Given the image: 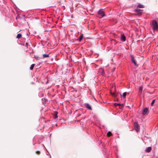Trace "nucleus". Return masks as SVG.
<instances>
[{
  "instance_id": "obj_18",
  "label": "nucleus",
  "mask_w": 158,
  "mask_h": 158,
  "mask_svg": "<svg viewBox=\"0 0 158 158\" xmlns=\"http://www.w3.org/2000/svg\"><path fill=\"white\" fill-rule=\"evenodd\" d=\"M58 114V112H55V114L54 115V118L55 119H56L57 117V114Z\"/></svg>"
},
{
  "instance_id": "obj_13",
  "label": "nucleus",
  "mask_w": 158,
  "mask_h": 158,
  "mask_svg": "<svg viewBox=\"0 0 158 158\" xmlns=\"http://www.w3.org/2000/svg\"><path fill=\"white\" fill-rule=\"evenodd\" d=\"M152 148L151 147H149L146 148V151L147 152H150L152 150Z\"/></svg>"
},
{
  "instance_id": "obj_23",
  "label": "nucleus",
  "mask_w": 158,
  "mask_h": 158,
  "mask_svg": "<svg viewBox=\"0 0 158 158\" xmlns=\"http://www.w3.org/2000/svg\"><path fill=\"white\" fill-rule=\"evenodd\" d=\"M155 101V99H154L153 100V101H152V102L151 103V105L152 106H153V104L154 103Z\"/></svg>"
},
{
  "instance_id": "obj_25",
  "label": "nucleus",
  "mask_w": 158,
  "mask_h": 158,
  "mask_svg": "<svg viewBox=\"0 0 158 158\" xmlns=\"http://www.w3.org/2000/svg\"><path fill=\"white\" fill-rule=\"evenodd\" d=\"M115 68H113V69H112V71H113V72H114V71H115Z\"/></svg>"
},
{
  "instance_id": "obj_4",
  "label": "nucleus",
  "mask_w": 158,
  "mask_h": 158,
  "mask_svg": "<svg viewBox=\"0 0 158 158\" xmlns=\"http://www.w3.org/2000/svg\"><path fill=\"white\" fill-rule=\"evenodd\" d=\"M134 126L135 127V130L137 132H138L139 131L140 127L139 126L138 123L137 122H135L134 123Z\"/></svg>"
},
{
  "instance_id": "obj_20",
  "label": "nucleus",
  "mask_w": 158,
  "mask_h": 158,
  "mask_svg": "<svg viewBox=\"0 0 158 158\" xmlns=\"http://www.w3.org/2000/svg\"><path fill=\"white\" fill-rule=\"evenodd\" d=\"M22 45L23 46H24L26 47L27 48H28V44L27 42H26L25 43H23V44H22Z\"/></svg>"
},
{
  "instance_id": "obj_11",
  "label": "nucleus",
  "mask_w": 158,
  "mask_h": 158,
  "mask_svg": "<svg viewBox=\"0 0 158 158\" xmlns=\"http://www.w3.org/2000/svg\"><path fill=\"white\" fill-rule=\"evenodd\" d=\"M114 105L115 106H119V107L121 108H122L123 107V105L119 103H115L114 104Z\"/></svg>"
},
{
  "instance_id": "obj_17",
  "label": "nucleus",
  "mask_w": 158,
  "mask_h": 158,
  "mask_svg": "<svg viewBox=\"0 0 158 158\" xmlns=\"http://www.w3.org/2000/svg\"><path fill=\"white\" fill-rule=\"evenodd\" d=\"M112 134L111 132L110 131L108 132L107 134V136L108 137L112 136Z\"/></svg>"
},
{
  "instance_id": "obj_6",
  "label": "nucleus",
  "mask_w": 158,
  "mask_h": 158,
  "mask_svg": "<svg viewBox=\"0 0 158 158\" xmlns=\"http://www.w3.org/2000/svg\"><path fill=\"white\" fill-rule=\"evenodd\" d=\"M131 62L133 63L134 64L137 66H138V65L136 63V61L135 60V58L134 57L133 55H131Z\"/></svg>"
},
{
  "instance_id": "obj_10",
  "label": "nucleus",
  "mask_w": 158,
  "mask_h": 158,
  "mask_svg": "<svg viewBox=\"0 0 158 158\" xmlns=\"http://www.w3.org/2000/svg\"><path fill=\"white\" fill-rule=\"evenodd\" d=\"M121 40L123 42H124L126 40V37L123 34L121 35Z\"/></svg>"
},
{
  "instance_id": "obj_2",
  "label": "nucleus",
  "mask_w": 158,
  "mask_h": 158,
  "mask_svg": "<svg viewBox=\"0 0 158 158\" xmlns=\"http://www.w3.org/2000/svg\"><path fill=\"white\" fill-rule=\"evenodd\" d=\"M143 10H141L137 8L134 10V11L135 13V14L140 16L141 15L143 14Z\"/></svg>"
},
{
  "instance_id": "obj_22",
  "label": "nucleus",
  "mask_w": 158,
  "mask_h": 158,
  "mask_svg": "<svg viewBox=\"0 0 158 158\" xmlns=\"http://www.w3.org/2000/svg\"><path fill=\"white\" fill-rule=\"evenodd\" d=\"M126 95H127V93L124 92V93H123V95H122V96L123 97V98H126Z\"/></svg>"
},
{
  "instance_id": "obj_12",
  "label": "nucleus",
  "mask_w": 158,
  "mask_h": 158,
  "mask_svg": "<svg viewBox=\"0 0 158 158\" xmlns=\"http://www.w3.org/2000/svg\"><path fill=\"white\" fill-rule=\"evenodd\" d=\"M144 6L143 5H142L140 3H139L137 6V8H144Z\"/></svg>"
},
{
  "instance_id": "obj_3",
  "label": "nucleus",
  "mask_w": 158,
  "mask_h": 158,
  "mask_svg": "<svg viewBox=\"0 0 158 158\" xmlns=\"http://www.w3.org/2000/svg\"><path fill=\"white\" fill-rule=\"evenodd\" d=\"M98 14L101 16V17H100L101 18L106 16L105 12L102 9H101L98 11Z\"/></svg>"
},
{
  "instance_id": "obj_21",
  "label": "nucleus",
  "mask_w": 158,
  "mask_h": 158,
  "mask_svg": "<svg viewBox=\"0 0 158 158\" xmlns=\"http://www.w3.org/2000/svg\"><path fill=\"white\" fill-rule=\"evenodd\" d=\"M42 101H43V103L44 104H45V102H46V101H47L46 99L44 98H42Z\"/></svg>"
},
{
  "instance_id": "obj_5",
  "label": "nucleus",
  "mask_w": 158,
  "mask_h": 158,
  "mask_svg": "<svg viewBox=\"0 0 158 158\" xmlns=\"http://www.w3.org/2000/svg\"><path fill=\"white\" fill-rule=\"evenodd\" d=\"M149 113V111L148 108L145 107L143 109L142 111V114L143 115L146 116L148 115Z\"/></svg>"
},
{
  "instance_id": "obj_15",
  "label": "nucleus",
  "mask_w": 158,
  "mask_h": 158,
  "mask_svg": "<svg viewBox=\"0 0 158 158\" xmlns=\"http://www.w3.org/2000/svg\"><path fill=\"white\" fill-rule=\"evenodd\" d=\"M49 56V54H44L43 55V58H44L46 57H48Z\"/></svg>"
},
{
  "instance_id": "obj_16",
  "label": "nucleus",
  "mask_w": 158,
  "mask_h": 158,
  "mask_svg": "<svg viewBox=\"0 0 158 158\" xmlns=\"http://www.w3.org/2000/svg\"><path fill=\"white\" fill-rule=\"evenodd\" d=\"M22 36V35L21 34L19 33L17 34L16 38L18 39H20Z\"/></svg>"
},
{
  "instance_id": "obj_1",
  "label": "nucleus",
  "mask_w": 158,
  "mask_h": 158,
  "mask_svg": "<svg viewBox=\"0 0 158 158\" xmlns=\"http://www.w3.org/2000/svg\"><path fill=\"white\" fill-rule=\"evenodd\" d=\"M152 26L153 29L154 30H157L158 29V25L157 22L155 20H154L152 21Z\"/></svg>"
},
{
  "instance_id": "obj_7",
  "label": "nucleus",
  "mask_w": 158,
  "mask_h": 158,
  "mask_svg": "<svg viewBox=\"0 0 158 158\" xmlns=\"http://www.w3.org/2000/svg\"><path fill=\"white\" fill-rule=\"evenodd\" d=\"M99 72L101 73V75L102 76H104L105 72L104 69H99Z\"/></svg>"
},
{
  "instance_id": "obj_24",
  "label": "nucleus",
  "mask_w": 158,
  "mask_h": 158,
  "mask_svg": "<svg viewBox=\"0 0 158 158\" xmlns=\"http://www.w3.org/2000/svg\"><path fill=\"white\" fill-rule=\"evenodd\" d=\"M35 152L38 155H39L40 154V152L39 151H36Z\"/></svg>"
},
{
  "instance_id": "obj_27",
  "label": "nucleus",
  "mask_w": 158,
  "mask_h": 158,
  "mask_svg": "<svg viewBox=\"0 0 158 158\" xmlns=\"http://www.w3.org/2000/svg\"><path fill=\"white\" fill-rule=\"evenodd\" d=\"M111 94L113 95H114L115 94L114 93H111Z\"/></svg>"
},
{
  "instance_id": "obj_8",
  "label": "nucleus",
  "mask_w": 158,
  "mask_h": 158,
  "mask_svg": "<svg viewBox=\"0 0 158 158\" xmlns=\"http://www.w3.org/2000/svg\"><path fill=\"white\" fill-rule=\"evenodd\" d=\"M89 110H92L91 106L88 103H85L84 105Z\"/></svg>"
},
{
  "instance_id": "obj_19",
  "label": "nucleus",
  "mask_w": 158,
  "mask_h": 158,
  "mask_svg": "<svg viewBox=\"0 0 158 158\" xmlns=\"http://www.w3.org/2000/svg\"><path fill=\"white\" fill-rule=\"evenodd\" d=\"M35 65V64H32L31 65V66L30 67V68L31 70H32L33 69Z\"/></svg>"
},
{
  "instance_id": "obj_14",
  "label": "nucleus",
  "mask_w": 158,
  "mask_h": 158,
  "mask_svg": "<svg viewBox=\"0 0 158 158\" xmlns=\"http://www.w3.org/2000/svg\"><path fill=\"white\" fill-rule=\"evenodd\" d=\"M83 38V34H82L78 38V41L79 42H81Z\"/></svg>"
},
{
  "instance_id": "obj_9",
  "label": "nucleus",
  "mask_w": 158,
  "mask_h": 158,
  "mask_svg": "<svg viewBox=\"0 0 158 158\" xmlns=\"http://www.w3.org/2000/svg\"><path fill=\"white\" fill-rule=\"evenodd\" d=\"M142 91H143V87L142 86H140L139 87V95H140L142 94Z\"/></svg>"
},
{
  "instance_id": "obj_26",
  "label": "nucleus",
  "mask_w": 158,
  "mask_h": 158,
  "mask_svg": "<svg viewBox=\"0 0 158 158\" xmlns=\"http://www.w3.org/2000/svg\"><path fill=\"white\" fill-rule=\"evenodd\" d=\"M113 35L114 36H116V35L115 33H113Z\"/></svg>"
}]
</instances>
